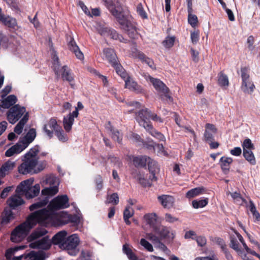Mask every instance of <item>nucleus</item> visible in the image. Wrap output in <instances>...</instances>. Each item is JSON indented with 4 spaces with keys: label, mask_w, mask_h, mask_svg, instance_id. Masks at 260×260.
<instances>
[{
    "label": "nucleus",
    "mask_w": 260,
    "mask_h": 260,
    "mask_svg": "<svg viewBox=\"0 0 260 260\" xmlns=\"http://www.w3.org/2000/svg\"><path fill=\"white\" fill-rule=\"evenodd\" d=\"M50 213L45 209H41L30 214L25 221L17 226L12 232L11 240L18 243L24 239L31 229L38 223L44 222L49 217Z\"/></svg>",
    "instance_id": "obj_1"
},
{
    "label": "nucleus",
    "mask_w": 260,
    "mask_h": 260,
    "mask_svg": "<svg viewBox=\"0 0 260 260\" xmlns=\"http://www.w3.org/2000/svg\"><path fill=\"white\" fill-rule=\"evenodd\" d=\"M151 119L153 121L162 123V119L155 113H152L148 109L140 110L136 114V119L140 126H143L152 136L160 141H165V136L160 132L156 131L149 121Z\"/></svg>",
    "instance_id": "obj_2"
},
{
    "label": "nucleus",
    "mask_w": 260,
    "mask_h": 260,
    "mask_svg": "<svg viewBox=\"0 0 260 260\" xmlns=\"http://www.w3.org/2000/svg\"><path fill=\"white\" fill-rule=\"evenodd\" d=\"M107 7L112 15L116 18L121 28L127 31L129 37L133 39L138 38L136 28L128 20V16L121 11V8L115 7L112 4L107 3Z\"/></svg>",
    "instance_id": "obj_3"
},
{
    "label": "nucleus",
    "mask_w": 260,
    "mask_h": 260,
    "mask_svg": "<svg viewBox=\"0 0 260 260\" xmlns=\"http://www.w3.org/2000/svg\"><path fill=\"white\" fill-rule=\"evenodd\" d=\"M47 233L44 228L37 229L27 237V240L30 243L29 247L34 249H40L47 250L50 248L51 243L48 237H45L42 239L36 240L38 238L44 236Z\"/></svg>",
    "instance_id": "obj_4"
},
{
    "label": "nucleus",
    "mask_w": 260,
    "mask_h": 260,
    "mask_svg": "<svg viewBox=\"0 0 260 260\" xmlns=\"http://www.w3.org/2000/svg\"><path fill=\"white\" fill-rule=\"evenodd\" d=\"M147 164L150 174L149 178L143 172L139 171H136L135 172L133 173L134 178L145 187L150 186L152 182L156 181L157 178L155 174L158 173L159 171L157 162L150 157H149Z\"/></svg>",
    "instance_id": "obj_5"
},
{
    "label": "nucleus",
    "mask_w": 260,
    "mask_h": 260,
    "mask_svg": "<svg viewBox=\"0 0 260 260\" xmlns=\"http://www.w3.org/2000/svg\"><path fill=\"white\" fill-rule=\"evenodd\" d=\"M34 179L29 178L22 181L17 187L15 192L19 194L25 195L27 199H32L37 197L40 191L39 184L32 186Z\"/></svg>",
    "instance_id": "obj_6"
},
{
    "label": "nucleus",
    "mask_w": 260,
    "mask_h": 260,
    "mask_svg": "<svg viewBox=\"0 0 260 260\" xmlns=\"http://www.w3.org/2000/svg\"><path fill=\"white\" fill-rule=\"evenodd\" d=\"M41 184L44 187L41 191L43 196L52 197L58 192L59 182L54 176H47L41 181Z\"/></svg>",
    "instance_id": "obj_7"
},
{
    "label": "nucleus",
    "mask_w": 260,
    "mask_h": 260,
    "mask_svg": "<svg viewBox=\"0 0 260 260\" xmlns=\"http://www.w3.org/2000/svg\"><path fill=\"white\" fill-rule=\"evenodd\" d=\"M52 59L53 60V68L56 75L58 77L60 75L63 81H68L70 83L71 86L74 87V84L72 83V82L74 81V78L71 70L67 66L60 67L58 58L56 54L53 55Z\"/></svg>",
    "instance_id": "obj_8"
},
{
    "label": "nucleus",
    "mask_w": 260,
    "mask_h": 260,
    "mask_svg": "<svg viewBox=\"0 0 260 260\" xmlns=\"http://www.w3.org/2000/svg\"><path fill=\"white\" fill-rule=\"evenodd\" d=\"M69 201L67 195L58 196L54 198L48 206L50 211L45 209L50 213L49 217L45 219V221L51 218L52 211L68 208L70 206Z\"/></svg>",
    "instance_id": "obj_9"
},
{
    "label": "nucleus",
    "mask_w": 260,
    "mask_h": 260,
    "mask_svg": "<svg viewBox=\"0 0 260 260\" xmlns=\"http://www.w3.org/2000/svg\"><path fill=\"white\" fill-rule=\"evenodd\" d=\"M145 79L153 85L154 88L159 92L161 98H166L170 101H172V98L169 95V89L167 86L159 79L154 78L149 75H144Z\"/></svg>",
    "instance_id": "obj_10"
},
{
    "label": "nucleus",
    "mask_w": 260,
    "mask_h": 260,
    "mask_svg": "<svg viewBox=\"0 0 260 260\" xmlns=\"http://www.w3.org/2000/svg\"><path fill=\"white\" fill-rule=\"evenodd\" d=\"M26 114L28 113L26 112L24 107L15 105L10 108L7 112V120L10 123L14 124Z\"/></svg>",
    "instance_id": "obj_11"
},
{
    "label": "nucleus",
    "mask_w": 260,
    "mask_h": 260,
    "mask_svg": "<svg viewBox=\"0 0 260 260\" xmlns=\"http://www.w3.org/2000/svg\"><path fill=\"white\" fill-rule=\"evenodd\" d=\"M84 106L81 102H78L77 106L75 107V110L72 112H70L66 116H64L63 119V127L67 132L71 131L72 125L74 122V118L78 116L79 110L83 109Z\"/></svg>",
    "instance_id": "obj_12"
},
{
    "label": "nucleus",
    "mask_w": 260,
    "mask_h": 260,
    "mask_svg": "<svg viewBox=\"0 0 260 260\" xmlns=\"http://www.w3.org/2000/svg\"><path fill=\"white\" fill-rule=\"evenodd\" d=\"M241 71L242 78L241 90L246 93L251 94L253 92L255 86L250 79L247 69L246 68H243L241 69Z\"/></svg>",
    "instance_id": "obj_13"
},
{
    "label": "nucleus",
    "mask_w": 260,
    "mask_h": 260,
    "mask_svg": "<svg viewBox=\"0 0 260 260\" xmlns=\"http://www.w3.org/2000/svg\"><path fill=\"white\" fill-rule=\"evenodd\" d=\"M79 243V239L76 234H73L67 237L64 244H62V249L68 251L71 255L76 254V248Z\"/></svg>",
    "instance_id": "obj_14"
},
{
    "label": "nucleus",
    "mask_w": 260,
    "mask_h": 260,
    "mask_svg": "<svg viewBox=\"0 0 260 260\" xmlns=\"http://www.w3.org/2000/svg\"><path fill=\"white\" fill-rule=\"evenodd\" d=\"M98 30L101 35L104 37H109L121 42H125L126 40L114 29H111L107 27L100 26L99 28H98Z\"/></svg>",
    "instance_id": "obj_15"
},
{
    "label": "nucleus",
    "mask_w": 260,
    "mask_h": 260,
    "mask_svg": "<svg viewBox=\"0 0 260 260\" xmlns=\"http://www.w3.org/2000/svg\"><path fill=\"white\" fill-rule=\"evenodd\" d=\"M60 126L57 124L56 120L52 118L50 119L43 126V132L45 135L49 139L53 136L54 133L57 130Z\"/></svg>",
    "instance_id": "obj_16"
},
{
    "label": "nucleus",
    "mask_w": 260,
    "mask_h": 260,
    "mask_svg": "<svg viewBox=\"0 0 260 260\" xmlns=\"http://www.w3.org/2000/svg\"><path fill=\"white\" fill-rule=\"evenodd\" d=\"M153 232L159 236L161 240L172 239L174 236L173 232L169 228L162 225H158L157 228H155Z\"/></svg>",
    "instance_id": "obj_17"
},
{
    "label": "nucleus",
    "mask_w": 260,
    "mask_h": 260,
    "mask_svg": "<svg viewBox=\"0 0 260 260\" xmlns=\"http://www.w3.org/2000/svg\"><path fill=\"white\" fill-rule=\"evenodd\" d=\"M21 195L16 192V194L11 196L7 200V204L11 208L13 209L21 206L24 203V200L20 197Z\"/></svg>",
    "instance_id": "obj_18"
},
{
    "label": "nucleus",
    "mask_w": 260,
    "mask_h": 260,
    "mask_svg": "<svg viewBox=\"0 0 260 260\" xmlns=\"http://www.w3.org/2000/svg\"><path fill=\"white\" fill-rule=\"evenodd\" d=\"M16 167V162L12 160H8L5 162L0 168V178H4L8 175Z\"/></svg>",
    "instance_id": "obj_19"
},
{
    "label": "nucleus",
    "mask_w": 260,
    "mask_h": 260,
    "mask_svg": "<svg viewBox=\"0 0 260 260\" xmlns=\"http://www.w3.org/2000/svg\"><path fill=\"white\" fill-rule=\"evenodd\" d=\"M132 55L136 57L139 58L142 62L146 63L151 69H155L153 61L150 58L147 57L143 53L139 51L137 49H134L132 51Z\"/></svg>",
    "instance_id": "obj_20"
},
{
    "label": "nucleus",
    "mask_w": 260,
    "mask_h": 260,
    "mask_svg": "<svg viewBox=\"0 0 260 260\" xmlns=\"http://www.w3.org/2000/svg\"><path fill=\"white\" fill-rule=\"evenodd\" d=\"M67 233L66 231H61L56 234L52 239V243L54 245H58L62 249V244H64L67 238Z\"/></svg>",
    "instance_id": "obj_21"
},
{
    "label": "nucleus",
    "mask_w": 260,
    "mask_h": 260,
    "mask_svg": "<svg viewBox=\"0 0 260 260\" xmlns=\"http://www.w3.org/2000/svg\"><path fill=\"white\" fill-rule=\"evenodd\" d=\"M217 133V128L214 125L207 123L205 125V131L204 134L205 140L206 142H211L214 140V135Z\"/></svg>",
    "instance_id": "obj_22"
},
{
    "label": "nucleus",
    "mask_w": 260,
    "mask_h": 260,
    "mask_svg": "<svg viewBox=\"0 0 260 260\" xmlns=\"http://www.w3.org/2000/svg\"><path fill=\"white\" fill-rule=\"evenodd\" d=\"M102 58L107 60L110 63L115 64L117 61V56L114 50L111 48H106L103 51Z\"/></svg>",
    "instance_id": "obj_23"
},
{
    "label": "nucleus",
    "mask_w": 260,
    "mask_h": 260,
    "mask_svg": "<svg viewBox=\"0 0 260 260\" xmlns=\"http://www.w3.org/2000/svg\"><path fill=\"white\" fill-rule=\"evenodd\" d=\"M36 136V130L34 128H31L24 137L20 139L19 141L26 148L34 141Z\"/></svg>",
    "instance_id": "obj_24"
},
{
    "label": "nucleus",
    "mask_w": 260,
    "mask_h": 260,
    "mask_svg": "<svg viewBox=\"0 0 260 260\" xmlns=\"http://www.w3.org/2000/svg\"><path fill=\"white\" fill-rule=\"evenodd\" d=\"M25 161L32 171L33 174H37L44 169L42 163H39L38 159L25 158Z\"/></svg>",
    "instance_id": "obj_25"
},
{
    "label": "nucleus",
    "mask_w": 260,
    "mask_h": 260,
    "mask_svg": "<svg viewBox=\"0 0 260 260\" xmlns=\"http://www.w3.org/2000/svg\"><path fill=\"white\" fill-rule=\"evenodd\" d=\"M25 148L18 141L15 145L11 147L5 152V156L7 157H11L15 155L19 154L23 151Z\"/></svg>",
    "instance_id": "obj_26"
},
{
    "label": "nucleus",
    "mask_w": 260,
    "mask_h": 260,
    "mask_svg": "<svg viewBox=\"0 0 260 260\" xmlns=\"http://www.w3.org/2000/svg\"><path fill=\"white\" fill-rule=\"evenodd\" d=\"M0 22L9 27L14 28L17 25L16 20L9 16H6L2 13L0 8Z\"/></svg>",
    "instance_id": "obj_27"
},
{
    "label": "nucleus",
    "mask_w": 260,
    "mask_h": 260,
    "mask_svg": "<svg viewBox=\"0 0 260 260\" xmlns=\"http://www.w3.org/2000/svg\"><path fill=\"white\" fill-rule=\"evenodd\" d=\"M123 80L125 82V86L126 88L137 92H141L143 90L141 87L129 76Z\"/></svg>",
    "instance_id": "obj_28"
},
{
    "label": "nucleus",
    "mask_w": 260,
    "mask_h": 260,
    "mask_svg": "<svg viewBox=\"0 0 260 260\" xmlns=\"http://www.w3.org/2000/svg\"><path fill=\"white\" fill-rule=\"evenodd\" d=\"M68 47L69 49L75 54L78 59L81 60L84 59V55L79 49L74 40H72L69 42L68 43Z\"/></svg>",
    "instance_id": "obj_29"
},
{
    "label": "nucleus",
    "mask_w": 260,
    "mask_h": 260,
    "mask_svg": "<svg viewBox=\"0 0 260 260\" xmlns=\"http://www.w3.org/2000/svg\"><path fill=\"white\" fill-rule=\"evenodd\" d=\"M17 97L14 95H10L4 99L0 104V108L8 109L17 102Z\"/></svg>",
    "instance_id": "obj_30"
},
{
    "label": "nucleus",
    "mask_w": 260,
    "mask_h": 260,
    "mask_svg": "<svg viewBox=\"0 0 260 260\" xmlns=\"http://www.w3.org/2000/svg\"><path fill=\"white\" fill-rule=\"evenodd\" d=\"M158 201L165 208H170L173 206L174 199L169 195H162L158 197Z\"/></svg>",
    "instance_id": "obj_31"
},
{
    "label": "nucleus",
    "mask_w": 260,
    "mask_h": 260,
    "mask_svg": "<svg viewBox=\"0 0 260 260\" xmlns=\"http://www.w3.org/2000/svg\"><path fill=\"white\" fill-rule=\"evenodd\" d=\"M144 219L147 224H148L150 228H152L153 231L154 230L155 228L158 226L156 225L157 216L155 213H151L145 214L144 216Z\"/></svg>",
    "instance_id": "obj_32"
},
{
    "label": "nucleus",
    "mask_w": 260,
    "mask_h": 260,
    "mask_svg": "<svg viewBox=\"0 0 260 260\" xmlns=\"http://www.w3.org/2000/svg\"><path fill=\"white\" fill-rule=\"evenodd\" d=\"M1 217V223L6 224L14 218V215L11 209L6 208L2 213Z\"/></svg>",
    "instance_id": "obj_33"
},
{
    "label": "nucleus",
    "mask_w": 260,
    "mask_h": 260,
    "mask_svg": "<svg viewBox=\"0 0 260 260\" xmlns=\"http://www.w3.org/2000/svg\"><path fill=\"white\" fill-rule=\"evenodd\" d=\"M233 162V159L229 157L222 156L220 159V166L221 169L224 173H226L229 171L230 167V165Z\"/></svg>",
    "instance_id": "obj_34"
},
{
    "label": "nucleus",
    "mask_w": 260,
    "mask_h": 260,
    "mask_svg": "<svg viewBox=\"0 0 260 260\" xmlns=\"http://www.w3.org/2000/svg\"><path fill=\"white\" fill-rule=\"evenodd\" d=\"M29 115L26 114L23 116L14 128V132L20 135L23 131V127L28 120Z\"/></svg>",
    "instance_id": "obj_35"
},
{
    "label": "nucleus",
    "mask_w": 260,
    "mask_h": 260,
    "mask_svg": "<svg viewBox=\"0 0 260 260\" xmlns=\"http://www.w3.org/2000/svg\"><path fill=\"white\" fill-rule=\"evenodd\" d=\"M149 157L147 156H139L135 157L133 159L134 165L137 167H144L147 164Z\"/></svg>",
    "instance_id": "obj_36"
},
{
    "label": "nucleus",
    "mask_w": 260,
    "mask_h": 260,
    "mask_svg": "<svg viewBox=\"0 0 260 260\" xmlns=\"http://www.w3.org/2000/svg\"><path fill=\"white\" fill-rule=\"evenodd\" d=\"M147 147L149 149L152 148L154 151L156 152L158 155H167V152L164 149L163 145L161 144H156L154 142L152 141L151 144L149 145Z\"/></svg>",
    "instance_id": "obj_37"
},
{
    "label": "nucleus",
    "mask_w": 260,
    "mask_h": 260,
    "mask_svg": "<svg viewBox=\"0 0 260 260\" xmlns=\"http://www.w3.org/2000/svg\"><path fill=\"white\" fill-rule=\"evenodd\" d=\"M204 191L203 187H199L191 189L188 191L186 193V197L188 199L193 198L198 196L202 194Z\"/></svg>",
    "instance_id": "obj_38"
},
{
    "label": "nucleus",
    "mask_w": 260,
    "mask_h": 260,
    "mask_svg": "<svg viewBox=\"0 0 260 260\" xmlns=\"http://www.w3.org/2000/svg\"><path fill=\"white\" fill-rule=\"evenodd\" d=\"M123 252L127 255L129 260H139L138 257L129 247V245L125 244L122 247Z\"/></svg>",
    "instance_id": "obj_39"
},
{
    "label": "nucleus",
    "mask_w": 260,
    "mask_h": 260,
    "mask_svg": "<svg viewBox=\"0 0 260 260\" xmlns=\"http://www.w3.org/2000/svg\"><path fill=\"white\" fill-rule=\"evenodd\" d=\"M18 171L20 174L26 175L27 174H33L32 171L25 160L18 167Z\"/></svg>",
    "instance_id": "obj_40"
},
{
    "label": "nucleus",
    "mask_w": 260,
    "mask_h": 260,
    "mask_svg": "<svg viewBox=\"0 0 260 260\" xmlns=\"http://www.w3.org/2000/svg\"><path fill=\"white\" fill-rule=\"evenodd\" d=\"M252 150L243 151V155L245 159L251 165H254L256 164V160Z\"/></svg>",
    "instance_id": "obj_41"
},
{
    "label": "nucleus",
    "mask_w": 260,
    "mask_h": 260,
    "mask_svg": "<svg viewBox=\"0 0 260 260\" xmlns=\"http://www.w3.org/2000/svg\"><path fill=\"white\" fill-rule=\"evenodd\" d=\"M112 66L115 68L117 74L123 79H124L128 76V75L126 73L123 67L120 64H118L117 61L115 62V64H112Z\"/></svg>",
    "instance_id": "obj_42"
},
{
    "label": "nucleus",
    "mask_w": 260,
    "mask_h": 260,
    "mask_svg": "<svg viewBox=\"0 0 260 260\" xmlns=\"http://www.w3.org/2000/svg\"><path fill=\"white\" fill-rule=\"evenodd\" d=\"M230 246L232 248L234 249L236 251H237L239 255H240L241 257H242L243 259H245L246 257L245 254H243L242 251L240 250L239 247V244L236 239L234 238H232L231 239V243Z\"/></svg>",
    "instance_id": "obj_43"
},
{
    "label": "nucleus",
    "mask_w": 260,
    "mask_h": 260,
    "mask_svg": "<svg viewBox=\"0 0 260 260\" xmlns=\"http://www.w3.org/2000/svg\"><path fill=\"white\" fill-rule=\"evenodd\" d=\"M39 152V147L38 146H36L32 148H31L29 151L25 154V158H30V159H38L37 157V155Z\"/></svg>",
    "instance_id": "obj_44"
},
{
    "label": "nucleus",
    "mask_w": 260,
    "mask_h": 260,
    "mask_svg": "<svg viewBox=\"0 0 260 260\" xmlns=\"http://www.w3.org/2000/svg\"><path fill=\"white\" fill-rule=\"evenodd\" d=\"M193 9L191 8L190 11L187 9L188 12V22L191 25L192 27H195L198 22V17L196 15L192 14Z\"/></svg>",
    "instance_id": "obj_45"
},
{
    "label": "nucleus",
    "mask_w": 260,
    "mask_h": 260,
    "mask_svg": "<svg viewBox=\"0 0 260 260\" xmlns=\"http://www.w3.org/2000/svg\"><path fill=\"white\" fill-rule=\"evenodd\" d=\"M27 257V260H43L44 255L43 252L31 251L28 254Z\"/></svg>",
    "instance_id": "obj_46"
},
{
    "label": "nucleus",
    "mask_w": 260,
    "mask_h": 260,
    "mask_svg": "<svg viewBox=\"0 0 260 260\" xmlns=\"http://www.w3.org/2000/svg\"><path fill=\"white\" fill-rule=\"evenodd\" d=\"M48 201L49 200L48 198H45L44 200L32 204L29 207V209L32 211L36 209L44 207L47 204Z\"/></svg>",
    "instance_id": "obj_47"
},
{
    "label": "nucleus",
    "mask_w": 260,
    "mask_h": 260,
    "mask_svg": "<svg viewBox=\"0 0 260 260\" xmlns=\"http://www.w3.org/2000/svg\"><path fill=\"white\" fill-rule=\"evenodd\" d=\"M208 203V199L206 198L200 200H193L192 202V205L194 208L198 209L205 207Z\"/></svg>",
    "instance_id": "obj_48"
},
{
    "label": "nucleus",
    "mask_w": 260,
    "mask_h": 260,
    "mask_svg": "<svg viewBox=\"0 0 260 260\" xmlns=\"http://www.w3.org/2000/svg\"><path fill=\"white\" fill-rule=\"evenodd\" d=\"M218 82L221 86H228L229 85L228 77L222 72H220L218 75Z\"/></svg>",
    "instance_id": "obj_49"
},
{
    "label": "nucleus",
    "mask_w": 260,
    "mask_h": 260,
    "mask_svg": "<svg viewBox=\"0 0 260 260\" xmlns=\"http://www.w3.org/2000/svg\"><path fill=\"white\" fill-rule=\"evenodd\" d=\"M242 146L243 148V151L252 150L254 149L253 144L252 143L251 140L248 138L244 140Z\"/></svg>",
    "instance_id": "obj_50"
},
{
    "label": "nucleus",
    "mask_w": 260,
    "mask_h": 260,
    "mask_svg": "<svg viewBox=\"0 0 260 260\" xmlns=\"http://www.w3.org/2000/svg\"><path fill=\"white\" fill-rule=\"evenodd\" d=\"M24 246L16 247L14 248H10L8 249L5 253V256L8 260H11L14 253L20 249H24Z\"/></svg>",
    "instance_id": "obj_51"
},
{
    "label": "nucleus",
    "mask_w": 260,
    "mask_h": 260,
    "mask_svg": "<svg viewBox=\"0 0 260 260\" xmlns=\"http://www.w3.org/2000/svg\"><path fill=\"white\" fill-rule=\"evenodd\" d=\"M55 134L60 141L64 142L68 139L67 135L64 133L60 126L55 132Z\"/></svg>",
    "instance_id": "obj_52"
},
{
    "label": "nucleus",
    "mask_w": 260,
    "mask_h": 260,
    "mask_svg": "<svg viewBox=\"0 0 260 260\" xmlns=\"http://www.w3.org/2000/svg\"><path fill=\"white\" fill-rule=\"evenodd\" d=\"M175 40V37L174 36L170 37L168 36L166 38L165 40L162 42V44L166 48H170L174 44Z\"/></svg>",
    "instance_id": "obj_53"
},
{
    "label": "nucleus",
    "mask_w": 260,
    "mask_h": 260,
    "mask_svg": "<svg viewBox=\"0 0 260 260\" xmlns=\"http://www.w3.org/2000/svg\"><path fill=\"white\" fill-rule=\"evenodd\" d=\"M249 210L253 216L257 220H260V214L256 210V208L254 203L250 201L249 202Z\"/></svg>",
    "instance_id": "obj_54"
},
{
    "label": "nucleus",
    "mask_w": 260,
    "mask_h": 260,
    "mask_svg": "<svg viewBox=\"0 0 260 260\" xmlns=\"http://www.w3.org/2000/svg\"><path fill=\"white\" fill-rule=\"evenodd\" d=\"M231 196L234 201L239 205H241L243 203L245 202V200L243 199L240 194L237 192L230 193Z\"/></svg>",
    "instance_id": "obj_55"
},
{
    "label": "nucleus",
    "mask_w": 260,
    "mask_h": 260,
    "mask_svg": "<svg viewBox=\"0 0 260 260\" xmlns=\"http://www.w3.org/2000/svg\"><path fill=\"white\" fill-rule=\"evenodd\" d=\"M140 243L147 251L150 252H152L153 251L152 245L145 239H141Z\"/></svg>",
    "instance_id": "obj_56"
},
{
    "label": "nucleus",
    "mask_w": 260,
    "mask_h": 260,
    "mask_svg": "<svg viewBox=\"0 0 260 260\" xmlns=\"http://www.w3.org/2000/svg\"><path fill=\"white\" fill-rule=\"evenodd\" d=\"M156 235V234H155L154 232H153V233H147L146 234L147 238L149 240L151 241L155 245L157 243H159V241L160 240H161L159 236H157Z\"/></svg>",
    "instance_id": "obj_57"
},
{
    "label": "nucleus",
    "mask_w": 260,
    "mask_h": 260,
    "mask_svg": "<svg viewBox=\"0 0 260 260\" xmlns=\"http://www.w3.org/2000/svg\"><path fill=\"white\" fill-rule=\"evenodd\" d=\"M107 202L108 203L117 205L119 202V197L118 194L116 193H113L107 199Z\"/></svg>",
    "instance_id": "obj_58"
},
{
    "label": "nucleus",
    "mask_w": 260,
    "mask_h": 260,
    "mask_svg": "<svg viewBox=\"0 0 260 260\" xmlns=\"http://www.w3.org/2000/svg\"><path fill=\"white\" fill-rule=\"evenodd\" d=\"M111 132L112 139L118 142H120L121 140V135H120V133L114 129H111Z\"/></svg>",
    "instance_id": "obj_59"
},
{
    "label": "nucleus",
    "mask_w": 260,
    "mask_h": 260,
    "mask_svg": "<svg viewBox=\"0 0 260 260\" xmlns=\"http://www.w3.org/2000/svg\"><path fill=\"white\" fill-rule=\"evenodd\" d=\"M199 30H195L191 32L190 38L191 42L193 44H196L199 40Z\"/></svg>",
    "instance_id": "obj_60"
},
{
    "label": "nucleus",
    "mask_w": 260,
    "mask_h": 260,
    "mask_svg": "<svg viewBox=\"0 0 260 260\" xmlns=\"http://www.w3.org/2000/svg\"><path fill=\"white\" fill-rule=\"evenodd\" d=\"M137 12L138 14L143 18H147V14L145 12L142 5L141 4H139L137 7Z\"/></svg>",
    "instance_id": "obj_61"
},
{
    "label": "nucleus",
    "mask_w": 260,
    "mask_h": 260,
    "mask_svg": "<svg viewBox=\"0 0 260 260\" xmlns=\"http://www.w3.org/2000/svg\"><path fill=\"white\" fill-rule=\"evenodd\" d=\"M134 213L133 209L130 206H127L123 212V217L131 218L133 216Z\"/></svg>",
    "instance_id": "obj_62"
},
{
    "label": "nucleus",
    "mask_w": 260,
    "mask_h": 260,
    "mask_svg": "<svg viewBox=\"0 0 260 260\" xmlns=\"http://www.w3.org/2000/svg\"><path fill=\"white\" fill-rule=\"evenodd\" d=\"M195 240L197 241L198 245L200 246L203 247L206 244V238L204 236H197Z\"/></svg>",
    "instance_id": "obj_63"
},
{
    "label": "nucleus",
    "mask_w": 260,
    "mask_h": 260,
    "mask_svg": "<svg viewBox=\"0 0 260 260\" xmlns=\"http://www.w3.org/2000/svg\"><path fill=\"white\" fill-rule=\"evenodd\" d=\"M128 138L133 141L134 142H141V138L139 135L134 133H131L128 136Z\"/></svg>",
    "instance_id": "obj_64"
}]
</instances>
